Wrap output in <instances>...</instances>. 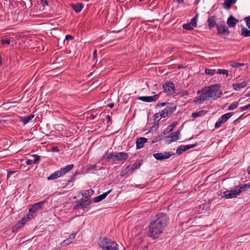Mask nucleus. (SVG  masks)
Listing matches in <instances>:
<instances>
[{
  "instance_id": "dca6fc26",
  "label": "nucleus",
  "mask_w": 250,
  "mask_h": 250,
  "mask_svg": "<svg viewBox=\"0 0 250 250\" xmlns=\"http://www.w3.org/2000/svg\"><path fill=\"white\" fill-rule=\"evenodd\" d=\"M147 139L145 137H140L137 139L136 142V148L140 149L144 147V144L146 143Z\"/></svg>"
},
{
  "instance_id": "c85d7f7f",
  "label": "nucleus",
  "mask_w": 250,
  "mask_h": 250,
  "mask_svg": "<svg viewBox=\"0 0 250 250\" xmlns=\"http://www.w3.org/2000/svg\"><path fill=\"white\" fill-rule=\"evenodd\" d=\"M32 216V214H29L27 217L22 218L19 222H21V225L23 226Z\"/></svg>"
},
{
  "instance_id": "423d86ee",
  "label": "nucleus",
  "mask_w": 250,
  "mask_h": 250,
  "mask_svg": "<svg viewBox=\"0 0 250 250\" xmlns=\"http://www.w3.org/2000/svg\"><path fill=\"white\" fill-rule=\"evenodd\" d=\"M221 197L226 199H230L236 197L241 193V191L235 189L234 190H227L223 192Z\"/></svg>"
},
{
  "instance_id": "ea45409f",
  "label": "nucleus",
  "mask_w": 250,
  "mask_h": 250,
  "mask_svg": "<svg viewBox=\"0 0 250 250\" xmlns=\"http://www.w3.org/2000/svg\"><path fill=\"white\" fill-rule=\"evenodd\" d=\"M197 17H198V15H196L191 20V21L190 22V23L192 24V25H193V26L194 27H196V25H197Z\"/></svg>"
},
{
  "instance_id": "37998d69",
  "label": "nucleus",
  "mask_w": 250,
  "mask_h": 250,
  "mask_svg": "<svg viewBox=\"0 0 250 250\" xmlns=\"http://www.w3.org/2000/svg\"><path fill=\"white\" fill-rule=\"evenodd\" d=\"M32 157L34 158V160L33 161L34 164H37L38 163V161L40 159V156L36 154L33 155Z\"/></svg>"
},
{
  "instance_id": "412c9836",
  "label": "nucleus",
  "mask_w": 250,
  "mask_h": 250,
  "mask_svg": "<svg viewBox=\"0 0 250 250\" xmlns=\"http://www.w3.org/2000/svg\"><path fill=\"white\" fill-rule=\"evenodd\" d=\"M238 21L234 18L233 16H230L227 21V24L230 27H233L236 25Z\"/></svg>"
},
{
  "instance_id": "c756f323",
  "label": "nucleus",
  "mask_w": 250,
  "mask_h": 250,
  "mask_svg": "<svg viewBox=\"0 0 250 250\" xmlns=\"http://www.w3.org/2000/svg\"><path fill=\"white\" fill-rule=\"evenodd\" d=\"M94 190L92 189L86 190L83 193H82V195L83 197L87 198L88 197L90 196L94 193Z\"/></svg>"
},
{
  "instance_id": "2eb2a0df",
  "label": "nucleus",
  "mask_w": 250,
  "mask_h": 250,
  "mask_svg": "<svg viewBox=\"0 0 250 250\" xmlns=\"http://www.w3.org/2000/svg\"><path fill=\"white\" fill-rule=\"evenodd\" d=\"M74 167L73 165H68L65 167L61 168L60 170H58L59 172V175L61 176H63L69 171H70Z\"/></svg>"
},
{
  "instance_id": "f257e3e1",
  "label": "nucleus",
  "mask_w": 250,
  "mask_h": 250,
  "mask_svg": "<svg viewBox=\"0 0 250 250\" xmlns=\"http://www.w3.org/2000/svg\"><path fill=\"white\" fill-rule=\"evenodd\" d=\"M169 218L167 214L161 213L156 215L155 219L149 225L148 236L153 239L157 238L167 226Z\"/></svg>"
},
{
  "instance_id": "6e6552de",
  "label": "nucleus",
  "mask_w": 250,
  "mask_h": 250,
  "mask_svg": "<svg viewBox=\"0 0 250 250\" xmlns=\"http://www.w3.org/2000/svg\"><path fill=\"white\" fill-rule=\"evenodd\" d=\"M163 89L167 95H171L175 92L174 84L173 83H167L163 85Z\"/></svg>"
},
{
  "instance_id": "58836bf2",
  "label": "nucleus",
  "mask_w": 250,
  "mask_h": 250,
  "mask_svg": "<svg viewBox=\"0 0 250 250\" xmlns=\"http://www.w3.org/2000/svg\"><path fill=\"white\" fill-rule=\"evenodd\" d=\"M169 115L167 110H166V108L164 109L160 113V116L161 118H165Z\"/></svg>"
},
{
  "instance_id": "4d7b16f0",
  "label": "nucleus",
  "mask_w": 250,
  "mask_h": 250,
  "mask_svg": "<svg viewBox=\"0 0 250 250\" xmlns=\"http://www.w3.org/2000/svg\"><path fill=\"white\" fill-rule=\"evenodd\" d=\"M13 173H14V171H8L7 172V177L9 178Z\"/></svg>"
},
{
  "instance_id": "4c0bfd02",
  "label": "nucleus",
  "mask_w": 250,
  "mask_h": 250,
  "mask_svg": "<svg viewBox=\"0 0 250 250\" xmlns=\"http://www.w3.org/2000/svg\"><path fill=\"white\" fill-rule=\"evenodd\" d=\"M183 27L184 29L188 30L193 29L194 27L190 22L184 24Z\"/></svg>"
},
{
  "instance_id": "774afa93",
  "label": "nucleus",
  "mask_w": 250,
  "mask_h": 250,
  "mask_svg": "<svg viewBox=\"0 0 250 250\" xmlns=\"http://www.w3.org/2000/svg\"><path fill=\"white\" fill-rule=\"evenodd\" d=\"M248 171L249 174H250V166L248 168Z\"/></svg>"
},
{
  "instance_id": "bb28decb",
  "label": "nucleus",
  "mask_w": 250,
  "mask_h": 250,
  "mask_svg": "<svg viewBox=\"0 0 250 250\" xmlns=\"http://www.w3.org/2000/svg\"><path fill=\"white\" fill-rule=\"evenodd\" d=\"M60 177H61V176L59 175V172L58 170L57 171H55L52 174H51L49 176H48L47 177V180L49 181L55 180V179H56Z\"/></svg>"
},
{
  "instance_id": "ddd939ff",
  "label": "nucleus",
  "mask_w": 250,
  "mask_h": 250,
  "mask_svg": "<svg viewBox=\"0 0 250 250\" xmlns=\"http://www.w3.org/2000/svg\"><path fill=\"white\" fill-rule=\"evenodd\" d=\"M45 201H41L33 205L29 209L30 213H34L41 209Z\"/></svg>"
},
{
  "instance_id": "8fccbe9b",
  "label": "nucleus",
  "mask_w": 250,
  "mask_h": 250,
  "mask_svg": "<svg viewBox=\"0 0 250 250\" xmlns=\"http://www.w3.org/2000/svg\"><path fill=\"white\" fill-rule=\"evenodd\" d=\"M26 164L27 165H30L32 164H34L33 163V161L31 160H30V159H28L25 162Z\"/></svg>"
},
{
  "instance_id": "72a5a7b5",
  "label": "nucleus",
  "mask_w": 250,
  "mask_h": 250,
  "mask_svg": "<svg viewBox=\"0 0 250 250\" xmlns=\"http://www.w3.org/2000/svg\"><path fill=\"white\" fill-rule=\"evenodd\" d=\"M141 164L139 162H136L134 163L131 167H130L129 170L131 171H133L135 169L139 168Z\"/></svg>"
},
{
  "instance_id": "7c9ffc66",
  "label": "nucleus",
  "mask_w": 250,
  "mask_h": 250,
  "mask_svg": "<svg viewBox=\"0 0 250 250\" xmlns=\"http://www.w3.org/2000/svg\"><path fill=\"white\" fill-rule=\"evenodd\" d=\"M34 117V115H30L28 116L27 117H26L24 119H21V121L23 122V123L25 125L27 124L30 121H31Z\"/></svg>"
},
{
  "instance_id": "f8f14e48",
  "label": "nucleus",
  "mask_w": 250,
  "mask_h": 250,
  "mask_svg": "<svg viewBox=\"0 0 250 250\" xmlns=\"http://www.w3.org/2000/svg\"><path fill=\"white\" fill-rule=\"evenodd\" d=\"M196 146V144L193 145H188L186 146H180L176 149V153L179 155H181L183 153V152L186 151L190 148H192Z\"/></svg>"
},
{
  "instance_id": "338daca9",
  "label": "nucleus",
  "mask_w": 250,
  "mask_h": 250,
  "mask_svg": "<svg viewBox=\"0 0 250 250\" xmlns=\"http://www.w3.org/2000/svg\"><path fill=\"white\" fill-rule=\"evenodd\" d=\"M77 208H78V204H76V205L74 207V209H77Z\"/></svg>"
},
{
  "instance_id": "aec40b11",
  "label": "nucleus",
  "mask_w": 250,
  "mask_h": 250,
  "mask_svg": "<svg viewBox=\"0 0 250 250\" xmlns=\"http://www.w3.org/2000/svg\"><path fill=\"white\" fill-rule=\"evenodd\" d=\"M237 0H224L223 3V7L227 10L230 8L232 4L236 3Z\"/></svg>"
},
{
  "instance_id": "473e14b6",
  "label": "nucleus",
  "mask_w": 250,
  "mask_h": 250,
  "mask_svg": "<svg viewBox=\"0 0 250 250\" xmlns=\"http://www.w3.org/2000/svg\"><path fill=\"white\" fill-rule=\"evenodd\" d=\"M166 110H167V112L169 115L171 114L176 109V106H167L165 108Z\"/></svg>"
},
{
  "instance_id": "39448f33",
  "label": "nucleus",
  "mask_w": 250,
  "mask_h": 250,
  "mask_svg": "<svg viewBox=\"0 0 250 250\" xmlns=\"http://www.w3.org/2000/svg\"><path fill=\"white\" fill-rule=\"evenodd\" d=\"M221 197L226 199H230L236 197L241 193V191L235 189L234 190H227L223 192Z\"/></svg>"
},
{
  "instance_id": "b1692460",
  "label": "nucleus",
  "mask_w": 250,
  "mask_h": 250,
  "mask_svg": "<svg viewBox=\"0 0 250 250\" xmlns=\"http://www.w3.org/2000/svg\"><path fill=\"white\" fill-rule=\"evenodd\" d=\"M166 137H167V136H166L165 133L163 132L162 133H161L160 135L155 137L153 139V140L152 141V144L155 143L160 140H163L164 138H166Z\"/></svg>"
},
{
  "instance_id": "052dcab7",
  "label": "nucleus",
  "mask_w": 250,
  "mask_h": 250,
  "mask_svg": "<svg viewBox=\"0 0 250 250\" xmlns=\"http://www.w3.org/2000/svg\"><path fill=\"white\" fill-rule=\"evenodd\" d=\"M107 106H108L109 108H112L114 106V103H110L107 105Z\"/></svg>"
},
{
  "instance_id": "e2e57ef3",
  "label": "nucleus",
  "mask_w": 250,
  "mask_h": 250,
  "mask_svg": "<svg viewBox=\"0 0 250 250\" xmlns=\"http://www.w3.org/2000/svg\"><path fill=\"white\" fill-rule=\"evenodd\" d=\"M96 115H94L93 114H91L90 116V117L91 118V119H94L95 118H96Z\"/></svg>"
},
{
  "instance_id": "f03ea898",
  "label": "nucleus",
  "mask_w": 250,
  "mask_h": 250,
  "mask_svg": "<svg viewBox=\"0 0 250 250\" xmlns=\"http://www.w3.org/2000/svg\"><path fill=\"white\" fill-rule=\"evenodd\" d=\"M220 88L221 84L220 83H215L207 87L205 91L194 100V103L201 104L209 98L216 100L220 98L222 94Z\"/></svg>"
},
{
  "instance_id": "c03bdc74",
  "label": "nucleus",
  "mask_w": 250,
  "mask_h": 250,
  "mask_svg": "<svg viewBox=\"0 0 250 250\" xmlns=\"http://www.w3.org/2000/svg\"><path fill=\"white\" fill-rule=\"evenodd\" d=\"M129 168H130V167L129 166H127L125 169L124 170H123L122 172H121V176H124L125 175L127 172H128L129 171Z\"/></svg>"
},
{
  "instance_id": "0e129e2a",
  "label": "nucleus",
  "mask_w": 250,
  "mask_h": 250,
  "mask_svg": "<svg viewBox=\"0 0 250 250\" xmlns=\"http://www.w3.org/2000/svg\"><path fill=\"white\" fill-rule=\"evenodd\" d=\"M159 116H160V113H156V114L155 115V118H158Z\"/></svg>"
},
{
  "instance_id": "f704fd0d",
  "label": "nucleus",
  "mask_w": 250,
  "mask_h": 250,
  "mask_svg": "<svg viewBox=\"0 0 250 250\" xmlns=\"http://www.w3.org/2000/svg\"><path fill=\"white\" fill-rule=\"evenodd\" d=\"M22 226L21 225V222H18L13 228L12 231L13 232H17L19 229L21 228Z\"/></svg>"
},
{
  "instance_id": "9d476101",
  "label": "nucleus",
  "mask_w": 250,
  "mask_h": 250,
  "mask_svg": "<svg viewBox=\"0 0 250 250\" xmlns=\"http://www.w3.org/2000/svg\"><path fill=\"white\" fill-rule=\"evenodd\" d=\"M216 27L219 34L228 35L229 33L228 28L226 26L224 22L223 21L217 24Z\"/></svg>"
},
{
  "instance_id": "7ed1b4c3",
  "label": "nucleus",
  "mask_w": 250,
  "mask_h": 250,
  "mask_svg": "<svg viewBox=\"0 0 250 250\" xmlns=\"http://www.w3.org/2000/svg\"><path fill=\"white\" fill-rule=\"evenodd\" d=\"M99 245L100 247L103 250H118V244L111 240L106 238L101 239V240L99 241Z\"/></svg>"
},
{
  "instance_id": "09e8293b",
  "label": "nucleus",
  "mask_w": 250,
  "mask_h": 250,
  "mask_svg": "<svg viewBox=\"0 0 250 250\" xmlns=\"http://www.w3.org/2000/svg\"><path fill=\"white\" fill-rule=\"evenodd\" d=\"M250 108V104L248 105H247L246 106H243L241 107V111H244Z\"/></svg>"
},
{
  "instance_id": "6e6d98bb",
  "label": "nucleus",
  "mask_w": 250,
  "mask_h": 250,
  "mask_svg": "<svg viewBox=\"0 0 250 250\" xmlns=\"http://www.w3.org/2000/svg\"><path fill=\"white\" fill-rule=\"evenodd\" d=\"M83 4L82 3H79V12L83 9Z\"/></svg>"
},
{
  "instance_id": "864d4df0",
  "label": "nucleus",
  "mask_w": 250,
  "mask_h": 250,
  "mask_svg": "<svg viewBox=\"0 0 250 250\" xmlns=\"http://www.w3.org/2000/svg\"><path fill=\"white\" fill-rule=\"evenodd\" d=\"M169 104L168 103H159L158 104L157 106H164L165 105H166V104Z\"/></svg>"
},
{
  "instance_id": "5701e85b",
  "label": "nucleus",
  "mask_w": 250,
  "mask_h": 250,
  "mask_svg": "<svg viewBox=\"0 0 250 250\" xmlns=\"http://www.w3.org/2000/svg\"><path fill=\"white\" fill-rule=\"evenodd\" d=\"M215 17L214 16L210 17L208 19V23L209 28L214 27L216 24Z\"/></svg>"
},
{
  "instance_id": "680f3d73",
  "label": "nucleus",
  "mask_w": 250,
  "mask_h": 250,
  "mask_svg": "<svg viewBox=\"0 0 250 250\" xmlns=\"http://www.w3.org/2000/svg\"><path fill=\"white\" fill-rule=\"evenodd\" d=\"M52 149L55 151H58L59 148L58 147V146H53L52 147Z\"/></svg>"
},
{
  "instance_id": "bf43d9fd",
  "label": "nucleus",
  "mask_w": 250,
  "mask_h": 250,
  "mask_svg": "<svg viewBox=\"0 0 250 250\" xmlns=\"http://www.w3.org/2000/svg\"><path fill=\"white\" fill-rule=\"evenodd\" d=\"M106 121L107 123L111 121V117L109 115L106 116Z\"/></svg>"
},
{
  "instance_id": "0eeeda50",
  "label": "nucleus",
  "mask_w": 250,
  "mask_h": 250,
  "mask_svg": "<svg viewBox=\"0 0 250 250\" xmlns=\"http://www.w3.org/2000/svg\"><path fill=\"white\" fill-rule=\"evenodd\" d=\"M233 112H229L221 116L216 122L215 127L219 128L220 127L222 124L225 123L233 115Z\"/></svg>"
},
{
  "instance_id": "a878e982",
  "label": "nucleus",
  "mask_w": 250,
  "mask_h": 250,
  "mask_svg": "<svg viewBox=\"0 0 250 250\" xmlns=\"http://www.w3.org/2000/svg\"><path fill=\"white\" fill-rule=\"evenodd\" d=\"M177 123L176 122H173L172 124L168 125L167 128L163 131V132L165 133V135H166L167 133L172 131L174 127L176 125Z\"/></svg>"
},
{
  "instance_id": "6ab92c4d",
  "label": "nucleus",
  "mask_w": 250,
  "mask_h": 250,
  "mask_svg": "<svg viewBox=\"0 0 250 250\" xmlns=\"http://www.w3.org/2000/svg\"><path fill=\"white\" fill-rule=\"evenodd\" d=\"M111 190H108V191L103 193L102 194L99 195L96 197H95L93 201L95 203H98L105 199L107 195L110 192Z\"/></svg>"
},
{
  "instance_id": "a19ab883",
  "label": "nucleus",
  "mask_w": 250,
  "mask_h": 250,
  "mask_svg": "<svg viewBox=\"0 0 250 250\" xmlns=\"http://www.w3.org/2000/svg\"><path fill=\"white\" fill-rule=\"evenodd\" d=\"M239 105L238 103H233L228 108V109L229 110H232L236 108Z\"/></svg>"
},
{
  "instance_id": "393cba45",
  "label": "nucleus",
  "mask_w": 250,
  "mask_h": 250,
  "mask_svg": "<svg viewBox=\"0 0 250 250\" xmlns=\"http://www.w3.org/2000/svg\"><path fill=\"white\" fill-rule=\"evenodd\" d=\"M207 113V111L205 110H200L198 112H193L192 113V117L196 118L199 116H202L205 115Z\"/></svg>"
},
{
  "instance_id": "9b49d317",
  "label": "nucleus",
  "mask_w": 250,
  "mask_h": 250,
  "mask_svg": "<svg viewBox=\"0 0 250 250\" xmlns=\"http://www.w3.org/2000/svg\"><path fill=\"white\" fill-rule=\"evenodd\" d=\"M159 97V94H156L153 96H141L138 97L137 99L145 102H152L155 101Z\"/></svg>"
},
{
  "instance_id": "c9c22d12",
  "label": "nucleus",
  "mask_w": 250,
  "mask_h": 250,
  "mask_svg": "<svg viewBox=\"0 0 250 250\" xmlns=\"http://www.w3.org/2000/svg\"><path fill=\"white\" fill-rule=\"evenodd\" d=\"M215 72L216 71L215 69H211L208 68H206L205 69V73L208 75H213L215 74Z\"/></svg>"
},
{
  "instance_id": "49530a36",
  "label": "nucleus",
  "mask_w": 250,
  "mask_h": 250,
  "mask_svg": "<svg viewBox=\"0 0 250 250\" xmlns=\"http://www.w3.org/2000/svg\"><path fill=\"white\" fill-rule=\"evenodd\" d=\"M11 42L10 39H4L1 40L2 44H9Z\"/></svg>"
},
{
  "instance_id": "a211bd4d",
  "label": "nucleus",
  "mask_w": 250,
  "mask_h": 250,
  "mask_svg": "<svg viewBox=\"0 0 250 250\" xmlns=\"http://www.w3.org/2000/svg\"><path fill=\"white\" fill-rule=\"evenodd\" d=\"M247 81H244L239 83H233V88L236 91H239L241 89L244 88L247 84Z\"/></svg>"
},
{
  "instance_id": "4468645a",
  "label": "nucleus",
  "mask_w": 250,
  "mask_h": 250,
  "mask_svg": "<svg viewBox=\"0 0 250 250\" xmlns=\"http://www.w3.org/2000/svg\"><path fill=\"white\" fill-rule=\"evenodd\" d=\"M91 203L92 201L89 198H87L84 200L79 201V208H81L83 210H84L85 208H87Z\"/></svg>"
},
{
  "instance_id": "de8ad7c7",
  "label": "nucleus",
  "mask_w": 250,
  "mask_h": 250,
  "mask_svg": "<svg viewBox=\"0 0 250 250\" xmlns=\"http://www.w3.org/2000/svg\"><path fill=\"white\" fill-rule=\"evenodd\" d=\"M96 167V165H91L89 166L86 169V171H88L89 170L94 169Z\"/></svg>"
},
{
  "instance_id": "3c124183",
  "label": "nucleus",
  "mask_w": 250,
  "mask_h": 250,
  "mask_svg": "<svg viewBox=\"0 0 250 250\" xmlns=\"http://www.w3.org/2000/svg\"><path fill=\"white\" fill-rule=\"evenodd\" d=\"M74 38V37L71 35H67L65 36V39L67 40H72Z\"/></svg>"
},
{
  "instance_id": "603ef678",
  "label": "nucleus",
  "mask_w": 250,
  "mask_h": 250,
  "mask_svg": "<svg viewBox=\"0 0 250 250\" xmlns=\"http://www.w3.org/2000/svg\"><path fill=\"white\" fill-rule=\"evenodd\" d=\"M73 9L76 12H78V3L75 4Z\"/></svg>"
},
{
  "instance_id": "f3484780",
  "label": "nucleus",
  "mask_w": 250,
  "mask_h": 250,
  "mask_svg": "<svg viewBox=\"0 0 250 250\" xmlns=\"http://www.w3.org/2000/svg\"><path fill=\"white\" fill-rule=\"evenodd\" d=\"M76 234V233H72L69 237L65 240H64L62 243V246H66L72 243V241L75 238Z\"/></svg>"
},
{
  "instance_id": "cd10ccee",
  "label": "nucleus",
  "mask_w": 250,
  "mask_h": 250,
  "mask_svg": "<svg viewBox=\"0 0 250 250\" xmlns=\"http://www.w3.org/2000/svg\"><path fill=\"white\" fill-rule=\"evenodd\" d=\"M241 35L245 37H250V30L246 27H243L241 29Z\"/></svg>"
},
{
  "instance_id": "4be33fe9",
  "label": "nucleus",
  "mask_w": 250,
  "mask_h": 250,
  "mask_svg": "<svg viewBox=\"0 0 250 250\" xmlns=\"http://www.w3.org/2000/svg\"><path fill=\"white\" fill-rule=\"evenodd\" d=\"M179 134H180V133L179 131L172 132L170 134V136L169 137L171 139L170 140L168 141V143L170 144L172 142L175 141L179 139V138H180L179 135Z\"/></svg>"
},
{
  "instance_id": "20e7f679",
  "label": "nucleus",
  "mask_w": 250,
  "mask_h": 250,
  "mask_svg": "<svg viewBox=\"0 0 250 250\" xmlns=\"http://www.w3.org/2000/svg\"><path fill=\"white\" fill-rule=\"evenodd\" d=\"M128 157L127 153L125 152H115L109 153L107 156V159H113L116 161H122L127 159Z\"/></svg>"
},
{
  "instance_id": "1a4fd4ad",
  "label": "nucleus",
  "mask_w": 250,
  "mask_h": 250,
  "mask_svg": "<svg viewBox=\"0 0 250 250\" xmlns=\"http://www.w3.org/2000/svg\"><path fill=\"white\" fill-rule=\"evenodd\" d=\"M173 155V154L171 152L164 151L161 153H154L153 156L157 160L163 161L169 158Z\"/></svg>"
},
{
  "instance_id": "a18cd8bd",
  "label": "nucleus",
  "mask_w": 250,
  "mask_h": 250,
  "mask_svg": "<svg viewBox=\"0 0 250 250\" xmlns=\"http://www.w3.org/2000/svg\"><path fill=\"white\" fill-rule=\"evenodd\" d=\"M247 26L250 29V16L246 17L245 19Z\"/></svg>"
},
{
  "instance_id": "79ce46f5",
  "label": "nucleus",
  "mask_w": 250,
  "mask_h": 250,
  "mask_svg": "<svg viewBox=\"0 0 250 250\" xmlns=\"http://www.w3.org/2000/svg\"><path fill=\"white\" fill-rule=\"evenodd\" d=\"M244 63L233 62L230 64V66L233 67L238 68L241 66L244 65Z\"/></svg>"
},
{
  "instance_id": "13d9d810",
  "label": "nucleus",
  "mask_w": 250,
  "mask_h": 250,
  "mask_svg": "<svg viewBox=\"0 0 250 250\" xmlns=\"http://www.w3.org/2000/svg\"><path fill=\"white\" fill-rule=\"evenodd\" d=\"M42 4H43L44 6L47 5H48L47 0H43V3H42Z\"/></svg>"
},
{
  "instance_id": "69168bd1",
  "label": "nucleus",
  "mask_w": 250,
  "mask_h": 250,
  "mask_svg": "<svg viewBox=\"0 0 250 250\" xmlns=\"http://www.w3.org/2000/svg\"><path fill=\"white\" fill-rule=\"evenodd\" d=\"M246 97H250V92H248L245 95Z\"/></svg>"
},
{
  "instance_id": "2f4dec72",
  "label": "nucleus",
  "mask_w": 250,
  "mask_h": 250,
  "mask_svg": "<svg viewBox=\"0 0 250 250\" xmlns=\"http://www.w3.org/2000/svg\"><path fill=\"white\" fill-rule=\"evenodd\" d=\"M216 73L219 74L224 75L226 77H228L229 75V71L228 70H226V69H218Z\"/></svg>"
},
{
  "instance_id": "5fc2aeb1",
  "label": "nucleus",
  "mask_w": 250,
  "mask_h": 250,
  "mask_svg": "<svg viewBox=\"0 0 250 250\" xmlns=\"http://www.w3.org/2000/svg\"><path fill=\"white\" fill-rule=\"evenodd\" d=\"M93 59H96L97 57V51L95 50L93 53Z\"/></svg>"
},
{
  "instance_id": "e433bc0d",
  "label": "nucleus",
  "mask_w": 250,
  "mask_h": 250,
  "mask_svg": "<svg viewBox=\"0 0 250 250\" xmlns=\"http://www.w3.org/2000/svg\"><path fill=\"white\" fill-rule=\"evenodd\" d=\"M250 188V184H245L243 186L238 188V190L241 191V193L243 191H246L247 189Z\"/></svg>"
}]
</instances>
